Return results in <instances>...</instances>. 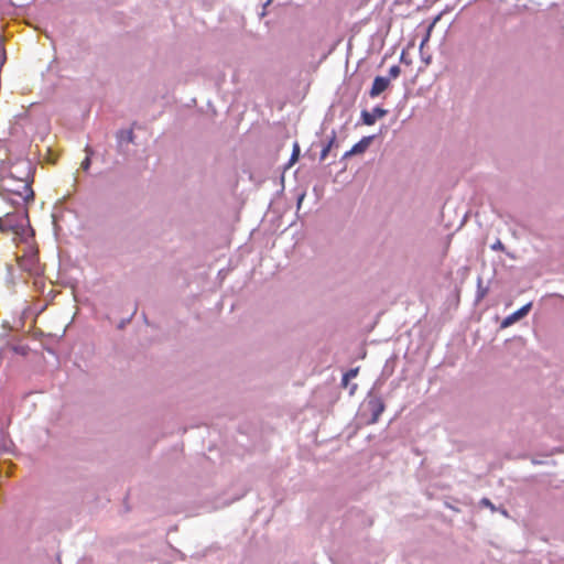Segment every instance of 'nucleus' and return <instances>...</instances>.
Returning <instances> with one entry per match:
<instances>
[{
    "mask_svg": "<svg viewBox=\"0 0 564 564\" xmlns=\"http://www.w3.org/2000/svg\"><path fill=\"white\" fill-rule=\"evenodd\" d=\"M387 113V110L380 107H376L371 112L368 110L361 111V118L362 122L367 126H372L377 121V119H380L384 117Z\"/></svg>",
    "mask_w": 564,
    "mask_h": 564,
    "instance_id": "nucleus-6",
    "label": "nucleus"
},
{
    "mask_svg": "<svg viewBox=\"0 0 564 564\" xmlns=\"http://www.w3.org/2000/svg\"><path fill=\"white\" fill-rule=\"evenodd\" d=\"M401 74V68L398 66V65H393L390 67L389 69V78L390 79H395L400 76Z\"/></svg>",
    "mask_w": 564,
    "mask_h": 564,
    "instance_id": "nucleus-12",
    "label": "nucleus"
},
{
    "mask_svg": "<svg viewBox=\"0 0 564 564\" xmlns=\"http://www.w3.org/2000/svg\"><path fill=\"white\" fill-rule=\"evenodd\" d=\"M390 85V78H386L382 76H377L373 79L372 86L369 90V95L371 98L378 97L381 93H383Z\"/></svg>",
    "mask_w": 564,
    "mask_h": 564,
    "instance_id": "nucleus-7",
    "label": "nucleus"
},
{
    "mask_svg": "<svg viewBox=\"0 0 564 564\" xmlns=\"http://www.w3.org/2000/svg\"><path fill=\"white\" fill-rule=\"evenodd\" d=\"M368 408L371 412L370 424H375L379 421L380 415L383 413L386 405L380 398H373L368 401Z\"/></svg>",
    "mask_w": 564,
    "mask_h": 564,
    "instance_id": "nucleus-5",
    "label": "nucleus"
},
{
    "mask_svg": "<svg viewBox=\"0 0 564 564\" xmlns=\"http://www.w3.org/2000/svg\"><path fill=\"white\" fill-rule=\"evenodd\" d=\"M15 208L14 213H7L3 217H0V231L12 232L18 237H22L29 224L28 213L26 210L20 212V207Z\"/></svg>",
    "mask_w": 564,
    "mask_h": 564,
    "instance_id": "nucleus-2",
    "label": "nucleus"
},
{
    "mask_svg": "<svg viewBox=\"0 0 564 564\" xmlns=\"http://www.w3.org/2000/svg\"><path fill=\"white\" fill-rule=\"evenodd\" d=\"M492 250L505 251V246L500 240H497L492 246Z\"/></svg>",
    "mask_w": 564,
    "mask_h": 564,
    "instance_id": "nucleus-13",
    "label": "nucleus"
},
{
    "mask_svg": "<svg viewBox=\"0 0 564 564\" xmlns=\"http://www.w3.org/2000/svg\"><path fill=\"white\" fill-rule=\"evenodd\" d=\"M531 307H532V303L531 302L525 304V305H523L518 311H516L512 314H510L509 316H507L501 322V327L502 328L509 327L512 324H514L516 322H518L519 319L523 318L524 316L528 315V313L530 312Z\"/></svg>",
    "mask_w": 564,
    "mask_h": 564,
    "instance_id": "nucleus-4",
    "label": "nucleus"
},
{
    "mask_svg": "<svg viewBox=\"0 0 564 564\" xmlns=\"http://www.w3.org/2000/svg\"><path fill=\"white\" fill-rule=\"evenodd\" d=\"M299 153H300V149H299V145L295 144L294 147V150H293V153H292V162L296 161L297 160V156H299Z\"/></svg>",
    "mask_w": 564,
    "mask_h": 564,
    "instance_id": "nucleus-14",
    "label": "nucleus"
},
{
    "mask_svg": "<svg viewBox=\"0 0 564 564\" xmlns=\"http://www.w3.org/2000/svg\"><path fill=\"white\" fill-rule=\"evenodd\" d=\"M334 141H335V135H333V138L329 140V142L323 148V150L321 152V160L322 161H324L327 158V155H328V153H329V151H330V149H332V147L334 144Z\"/></svg>",
    "mask_w": 564,
    "mask_h": 564,
    "instance_id": "nucleus-11",
    "label": "nucleus"
},
{
    "mask_svg": "<svg viewBox=\"0 0 564 564\" xmlns=\"http://www.w3.org/2000/svg\"><path fill=\"white\" fill-rule=\"evenodd\" d=\"M18 265L30 274H40L41 268L39 263L37 252L30 248L28 252L17 257Z\"/></svg>",
    "mask_w": 564,
    "mask_h": 564,
    "instance_id": "nucleus-3",
    "label": "nucleus"
},
{
    "mask_svg": "<svg viewBox=\"0 0 564 564\" xmlns=\"http://www.w3.org/2000/svg\"><path fill=\"white\" fill-rule=\"evenodd\" d=\"M85 152H86V158L80 163V167L83 171H88L90 167L91 155L94 154V151L91 150V148L89 145H86Z\"/></svg>",
    "mask_w": 564,
    "mask_h": 564,
    "instance_id": "nucleus-9",
    "label": "nucleus"
},
{
    "mask_svg": "<svg viewBox=\"0 0 564 564\" xmlns=\"http://www.w3.org/2000/svg\"><path fill=\"white\" fill-rule=\"evenodd\" d=\"M432 28H433V24H431V25H430L429 31H427V34H426V36L424 37V40L422 41L421 46H423V45L429 41V37H430V31H431V29H432Z\"/></svg>",
    "mask_w": 564,
    "mask_h": 564,
    "instance_id": "nucleus-16",
    "label": "nucleus"
},
{
    "mask_svg": "<svg viewBox=\"0 0 564 564\" xmlns=\"http://www.w3.org/2000/svg\"><path fill=\"white\" fill-rule=\"evenodd\" d=\"M359 372V368H352L350 370H348L344 376H343V384L344 386H347L348 381L355 377H357Z\"/></svg>",
    "mask_w": 564,
    "mask_h": 564,
    "instance_id": "nucleus-10",
    "label": "nucleus"
},
{
    "mask_svg": "<svg viewBox=\"0 0 564 564\" xmlns=\"http://www.w3.org/2000/svg\"><path fill=\"white\" fill-rule=\"evenodd\" d=\"M34 165L26 158L8 159L0 163V195L14 207L33 200Z\"/></svg>",
    "mask_w": 564,
    "mask_h": 564,
    "instance_id": "nucleus-1",
    "label": "nucleus"
},
{
    "mask_svg": "<svg viewBox=\"0 0 564 564\" xmlns=\"http://www.w3.org/2000/svg\"><path fill=\"white\" fill-rule=\"evenodd\" d=\"M481 503H482L484 506L489 507V508H490V509H492V510L495 509V507H494V505L491 503V501H490L489 499H487V498H484V499L481 500Z\"/></svg>",
    "mask_w": 564,
    "mask_h": 564,
    "instance_id": "nucleus-15",
    "label": "nucleus"
},
{
    "mask_svg": "<svg viewBox=\"0 0 564 564\" xmlns=\"http://www.w3.org/2000/svg\"><path fill=\"white\" fill-rule=\"evenodd\" d=\"M369 142H370V139L369 138H364L361 141H359L358 143H356L351 149L350 151H348L346 153V156L347 155H351V154H357V153H361L364 152L367 147L369 145Z\"/></svg>",
    "mask_w": 564,
    "mask_h": 564,
    "instance_id": "nucleus-8",
    "label": "nucleus"
}]
</instances>
